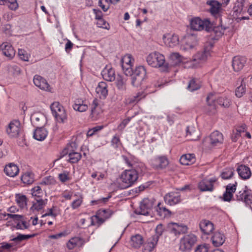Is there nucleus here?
<instances>
[{"label":"nucleus","mask_w":252,"mask_h":252,"mask_svg":"<svg viewBox=\"0 0 252 252\" xmlns=\"http://www.w3.org/2000/svg\"><path fill=\"white\" fill-rule=\"evenodd\" d=\"M102 128V126H95L92 128V129H89L87 133V136L88 137L92 136L95 134V132L101 130Z\"/></svg>","instance_id":"nucleus-60"},{"label":"nucleus","mask_w":252,"mask_h":252,"mask_svg":"<svg viewBox=\"0 0 252 252\" xmlns=\"http://www.w3.org/2000/svg\"><path fill=\"white\" fill-rule=\"evenodd\" d=\"M44 120V116L41 114H34L31 117V120L35 124H38L41 120Z\"/></svg>","instance_id":"nucleus-56"},{"label":"nucleus","mask_w":252,"mask_h":252,"mask_svg":"<svg viewBox=\"0 0 252 252\" xmlns=\"http://www.w3.org/2000/svg\"><path fill=\"white\" fill-rule=\"evenodd\" d=\"M82 240L79 237L72 238L67 243V247L69 250H72L75 247L79 246Z\"/></svg>","instance_id":"nucleus-41"},{"label":"nucleus","mask_w":252,"mask_h":252,"mask_svg":"<svg viewBox=\"0 0 252 252\" xmlns=\"http://www.w3.org/2000/svg\"><path fill=\"white\" fill-rule=\"evenodd\" d=\"M201 231L206 235H209L214 229L213 224L208 220H203L199 223Z\"/></svg>","instance_id":"nucleus-29"},{"label":"nucleus","mask_w":252,"mask_h":252,"mask_svg":"<svg viewBox=\"0 0 252 252\" xmlns=\"http://www.w3.org/2000/svg\"><path fill=\"white\" fill-rule=\"evenodd\" d=\"M4 172L9 177H14L19 173V169L15 164L10 163L5 166Z\"/></svg>","instance_id":"nucleus-25"},{"label":"nucleus","mask_w":252,"mask_h":252,"mask_svg":"<svg viewBox=\"0 0 252 252\" xmlns=\"http://www.w3.org/2000/svg\"><path fill=\"white\" fill-rule=\"evenodd\" d=\"M35 236V234H22L17 233V235L14 237H11L10 240L13 241L12 243H1V248L3 249L9 250L13 246H16L17 247H21V243L24 241L27 240Z\"/></svg>","instance_id":"nucleus-4"},{"label":"nucleus","mask_w":252,"mask_h":252,"mask_svg":"<svg viewBox=\"0 0 252 252\" xmlns=\"http://www.w3.org/2000/svg\"><path fill=\"white\" fill-rule=\"evenodd\" d=\"M164 199L166 203L174 205L181 201V196L179 192H170L164 196Z\"/></svg>","instance_id":"nucleus-19"},{"label":"nucleus","mask_w":252,"mask_h":252,"mask_svg":"<svg viewBox=\"0 0 252 252\" xmlns=\"http://www.w3.org/2000/svg\"><path fill=\"white\" fill-rule=\"evenodd\" d=\"M245 84L243 83V80H241V85L238 87L235 91V94L238 97H242L245 93Z\"/></svg>","instance_id":"nucleus-45"},{"label":"nucleus","mask_w":252,"mask_h":252,"mask_svg":"<svg viewBox=\"0 0 252 252\" xmlns=\"http://www.w3.org/2000/svg\"><path fill=\"white\" fill-rule=\"evenodd\" d=\"M112 2V0H99L98 4L102 9L106 12L109 8Z\"/></svg>","instance_id":"nucleus-47"},{"label":"nucleus","mask_w":252,"mask_h":252,"mask_svg":"<svg viewBox=\"0 0 252 252\" xmlns=\"http://www.w3.org/2000/svg\"><path fill=\"white\" fill-rule=\"evenodd\" d=\"M21 124L18 120L11 121L6 129L8 135L10 137H17L21 131Z\"/></svg>","instance_id":"nucleus-16"},{"label":"nucleus","mask_w":252,"mask_h":252,"mask_svg":"<svg viewBox=\"0 0 252 252\" xmlns=\"http://www.w3.org/2000/svg\"><path fill=\"white\" fill-rule=\"evenodd\" d=\"M96 25L98 27L108 30L110 28L109 24L103 18L97 20Z\"/></svg>","instance_id":"nucleus-55"},{"label":"nucleus","mask_w":252,"mask_h":252,"mask_svg":"<svg viewBox=\"0 0 252 252\" xmlns=\"http://www.w3.org/2000/svg\"><path fill=\"white\" fill-rule=\"evenodd\" d=\"M17 204L21 208H24L27 204V198L24 195L17 194L16 196Z\"/></svg>","instance_id":"nucleus-46"},{"label":"nucleus","mask_w":252,"mask_h":252,"mask_svg":"<svg viewBox=\"0 0 252 252\" xmlns=\"http://www.w3.org/2000/svg\"><path fill=\"white\" fill-rule=\"evenodd\" d=\"M34 85L41 90L50 91L51 88L47 81L44 78L38 75H35L33 79Z\"/></svg>","instance_id":"nucleus-20"},{"label":"nucleus","mask_w":252,"mask_h":252,"mask_svg":"<svg viewBox=\"0 0 252 252\" xmlns=\"http://www.w3.org/2000/svg\"><path fill=\"white\" fill-rule=\"evenodd\" d=\"M234 171V169L232 168H225L221 174V178L225 180L232 178Z\"/></svg>","instance_id":"nucleus-44"},{"label":"nucleus","mask_w":252,"mask_h":252,"mask_svg":"<svg viewBox=\"0 0 252 252\" xmlns=\"http://www.w3.org/2000/svg\"><path fill=\"white\" fill-rule=\"evenodd\" d=\"M18 55H19V58L21 60H22L24 61H28V59H29L28 55L24 50L19 49Z\"/></svg>","instance_id":"nucleus-62"},{"label":"nucleus","mask_w":252,"mask_h":252,"mask_svg":"<svg viewBox=\"0 0 252 252\" xmlns=\"http://www.w3.org/2000/svg\"><path fill=\"white\" fill-rule=\"evenodd\" d=\"M67 154L69 157L68 161L72 163H77L82 157L81 154L78 152L68 153Z\"/></svg>","instance_id":"nucleus-43"},{"label":"nucleus","mask_w":252,"mask_h":252,"mask_svg":"<svg viewBox=\"0 0 252 252\" xmlns=\"http://www.w3.org/2000/svg\"><path fill=\"white\" fill-rule=\"evenodd\" d=\"M48 135V131L44 127H37L34 131L33 138L36 140L42 141L44 140Z\"/></svg>","instance_id":"nucleus-28"},{"label":"nucleus","mask_w":252,"mask_h":252,"mask_svg":"<svg viewBox=\"0 0 252 252\" xmlns=\"http://www.w3.org/2000/svg\"><path fill=\"white\" fill-rule=\"evenodd\" d=\"M186 137L189 140L195 141L198 139L200 132L193 126H188L186 129Z\"/></svg>","instance_id":"nucleus-31"},{"label":"nucleus","mask_w":252,"mask_h":252,"mask_svg":"<svg viewBox=\"0 0 252 252\" xmlns=\"http://www.w3.org/2000/svg\"><path fill=\"white\" fill-rule=\"evenodd\" d=\"M0 50L2 52V54L3 55L9 59L13 58L15 55V51L10 43L8 42L2 43L0 45Z\"/></svg>","instance_id":"nucleus-22"},{"label":"nucleus","mask_w":252,"mask_h":252,"mask_svg":"<svg viewBox=\"0 0 252 252\" xmlns=\"http://www.w3.org/2000/svg\"><path fill=\"white\" fill-rule=\"evenodd\" d=\"M56 183V180L52 176H49L43 178L40 184L41 185H51Z\"/></svg>","instance_id":"nucleus-51"},{"label":"nucleus","mask_w":252,"mask_h":252,"mask_svg":"<svg viewBox=\"0 0 252 252\" xmlns=\"http://www.w3.org/2000/svg\"><path fill=\"white\" fill-rule=\"evenodd\" d=\"M190 28L194 31H200L205 30L207 32H212L213 33H216L218 36H220L223 34L225 28L221 26V31H218L219 30V27L214 29L213 23L207 18L203 20L199 17H194L190 21Z\"/></svg>","instance_id":"nucleus-1"},{"label":"nucleus","mask_w":252,"mask_h":252,"mask_svg":"<svg viewBox=\"0 0 252 252\" xmlns=\"http://www.w3.org/2000/svg\"><path fill=\"white\" fill-rule=\"evenodd\" d=\"M143 244V239L141 235L136 234L131 237V245L135 248H139Z\"/></svg>","instance_id":"nucleus-37"},{"label":"nucleus","mask_w":252,"mask_h":252,"mask_svg":"<svg viewBox=\"0 0 252 252\" xmlns=\"http://www.w3.org/2000/svg\"><path fill=\"white\" fill-rule=\"evenodd\" d=\"M217 181L216 178L204 179L198 184V188L201 191H212L214 190V183Z\"/></svg>","instance_id":"nucleus-17"},{"label":"nucleus","mask_w":252,"mask_h":252,"mask_svg":"<svg viewBox=\"0 0 252 252\" xmlns=\"http://www.w3.org/2000/svg\"><path fill=\"white\" fill-rule=\"evenodd\" d=\"M131 77V84L134 86H138L142 83L145 78L146 71L144 66H138L133 71Z\"/></svg>","instance_id":"nucleus-8"},{"label":"nucleus","mask_w":252,"mask_h":252,"mask_svg":"<svg viewBox=\"0 0 252 252\" xmlns=\"http://www.w3.org/2000/svg\"><path fill=\"white\" fill-rule=\"evenodd\" d=\"M212 241L214 246L219 247L224 242V236L223 234L219 232H215L212 237Z\"/></svg>","instance_id":"nucleus-33"},{"label":"nucleus","mask_w":252,"mask_h":252,"mask_svg":"<svg viewBox=\"0 0 252 252\" xmlns=\"http://www.w3.org/2000/svg\"><path fill=\"white\" fill-rule=\"evenodd\" d=\"M138 175L135 169L125 170L121 175V183L119 185L121 189H126L133 185L137 180Z\"/></svg>","instance_id":"nucleus-2"},{"label":"nucleus","mask_w":252,"mask_h":252,"mask_svg":"<svg viewBox=\"0 0 252 252\" xmlns=\"http://www.w3.org/2000/svg\"><path fill=\"white\" fill-rule=\"evenodd\" d=\"M35 202H33L31 209L34 211H39L44 208L47 204V199H42L41 198L35 199Z\"/></svg>","instance_id":"nucleus-35"},{"label":"nucleus","mask_w":252,"mask_h":252,"mask_svg":"<svg viewBox=\"0 0 252 252\" xmlns=\"http://www.w3.org/2000/svg\"><path fill=\"white\" fill-rule=\"evenodd\" d=\"M238 173L240 177L243 179H249L252 175L250 168L244 165H239L237 169Z\"/></svg>","instance_id":"nucleus-30"},{"label":"nucleus","mask_w":252,"mask_h":252,"mask_svg":"<svg viewBox=\"0 0 252 252\" xmlns=\"http://www.w3.org/2000/svg\"><path fill=\"white\" fill-rule=\"evenodd\" d=\"M146 61L148 64L154 67H159L164 66L165 60L164 56L158 52L150 53L147 57ZM165 66H166L165 65Z\"/></svg>","instance_id":"nucleus-6"},{"label":"nucleus","mask_w":252,"mask_h":252,"mask_svg":"<svg viewBox=\"0 0 252 252\" xmlns=\"http://www.w3.org/2000/svg\"><path fill=\"white\" fill-rule=\"evenodd\" d=\"M206 101L208 105V108L211 114H215L216 110V103L224 107H229L231 104V101L226 97H220L216 101L213 94H210L206 98Z\"/></svg>","instance_id":"nucleus-3"},{"label":"nucleus","mask_w":252,"mask_h":252,"mask_svg":"<svg viewBox=\"0 0 252 252\" xmlns=\"http://www.w3.org/2000/svg\"><path fill=\"white\" fill-rule=\"evenodd\" d=\"M155 201L153 198H144L141 202L140 210L135 211V214L144 216L148 215L155 204Z\"/></svg>","instance_id":"nucleus-10"},{"label":"nucleus","mask_w":252,"mask_h":252,"mask_svg":"<svg viewBox=\"0 0 252 252\" xmlns=\"http://www.w3.org/2000/svg\"><path fill=\"white\" fill-rule=\"evenodd\" d=\"M98 213L99 216L105 218V219L110 218L113 214V212L109 209L100 210L98 211Z\"/></svg>","instance_id":"nucleus-53"},{"label":"nucleus","mask_w":252,"mask_h":252,"mask_svg":"<svg viewBox=\"0 0 252 252\" xmlns=\"http://www.w3.org/2000/svg\"><path fill=\"white\" fill-rule=\"evenodd\" d=\"M223 137L221 133L218 131H215L210 135L204 138L203 144L208 148L220 145L222 143Z\"/></svg>","instance_id":"nucleus-5"},{"label":"nucleus","mask_w":252,"mask_h":252,"mask_svg":"<svg viewBox=\"0 0 252 252\" xmlns=\"http://www.w3.org/2000/svg\"><path fill=\"white\" fill-rule=\"evenodd\" d=\"M151 166L155 169H164L169 164L168 160L165 156H157L150 160Z\"/></svg>","instance_id":"nucleus-13"},{"label":"nucleus","mask_w":252,"mask_h":252,"mask_svg":"<svg viewBox=\"0 0 252 252\" xmlns=\"http://www.w3.org/2000/svg\"><path fill=\"white\" fill-rule=\"evenodd\" d=\"M103 78L107 81L112 82L116 78L115 71L110 65H106L101 71Z\"/></svg>","instance_id":"nucleus-21"},{"label":"nucleus","mask_w":252,"mask_h":252,"mask_svg":"<svg viewBox=\"0 0 252 252\" xmlns=\"http://www.w3.org/2000/svg\"><path fill=\"white\" fill-rule=\"evenodd\" d=\"M246 62V59L245 57L236 56L233 58L232 62V65L235 71H239L244 66Z\"/></svg>","instance_id":"nucleus-26"},{"label":"nucleus","mask_w":252,"mask_h":252,"mask_svg":"<svg viewBox=\"0 0 252 252\" xmlns=\"http://www.w3.org/2000/svg\"><path fill=\"white\" fill-rule=\"evenodd\" d=\"M134 59L130 54H126L124 56L121 60V64H133Z\"/></svg>","instance_id":"nucleus-54"},{"label":"nucleus","mask_w":252,"mask_h":252,"mask_svg":"<svg viewBox=\"0 0 252 252\" xmlns=\"http://www.w3.org/2000/svg\"><path fill=\"white\" fill-rule=\"evenodd\" d=\"M214 45L211 42L207 43L202 51L197 52L193 57V61H198V63L205 62L211 56L212 48Z\"/></svg>","instance_id":"nucleus-11"},{"label":"nucleus","mask_w":252,"mask_h":252,"mask_svg":"<svg viewBox=\"0 0 252 252\" xmlns=\"http://www.w3.org/2000/svg\"><path fill=\"white\" fill-rule=\"evenodd\" d=\"M168 228L171 233L174 234L176 236L187 233L188 229L187 225L175 222L169 223L168 225Z\"/></svg>","instance_id":"nucleus-15"},{"label":"nucleus","mask_w":252,"mask_h":252,"mask_svg":"<svg viewBox=\"0 0 252 252\" xmlns=\"http://www.w3.org/2000/svg\"><path fill=\"white\" fill-rule=\"evenodd\" d=\"M206 4L210 6V12L211 15L216 18H220V21H221L220 18L222 11L221 8L222 3L216 0H209L206 2Z\"/></svg>","instance_id":"nucleus-12"},{"label":"nucleus","mask_w":252,"mask_h":252,"mask_svg":"<svg viewBox=\"0 0 252 252\" xmlns=\"http://www.w3.org/2000/svg\"><path fill=\"white\" fill-rule=\"evenodd\" d=\"M111 143L112 146L115 148H118L122 145L120 137L117 134H115L113 137Z\"/></svg>","instance_id":"nucleus-52"},{"label":"nucleus","mask_w":252,"mask_h":252,"mask_svg":"<svg viewBox=\"0 0 252 252\" xmlns=\"http://www.w3.org/2000/svg\"><path fill=\"white\" fill-rule=\"evenodd\" d=\"M157 236H152L149 238L143 245V252H152L156 247L158 241Z\"/></svg>","instance_id":"nucleus-18"},{"label":"nucleus","mask_w":252,"mask_h":252,"mask_svg":"<svg viewBox=\"0 0 252 252\" xmlns=\"http://www.w3.org/2000/svg\"><path fill=\"white\" fill-rule=\"evenodd\" d=\"M77 148V145L75 142H72L68 144L66 147L63 150V152L64 154H67L68 153L75 152V150Z\"/></svg>","instance_id":"nucleus-48"},{"label":"nucleus","mask_w":252,"mask_h":252,"mask_svg":"<svg viewBox=\"0 0 252 252\" xmlns=\"http://www.w3.org/2000/svg\"><path fill=\"white\" fill-rule=\"evenodd\" d=\"M156 210L157 214L161 219L169 217L171 215V212L165 207H163L160 203H158Z\"/></svg>","instance_id":"nucleus-34"},{"label":"nucleus","mask_w":252,"mask_h":252,"mask_svg":"<svg viewBox=\"0 0 252 252\" xmlns=\"http://www.w3.org/2000/svg\"><path fill=\"white\" fill-rule=\"evenodd\" d=\"M107 84L105 82H100L96 88L95 91L101 99H105L108 95Z\"/></svg>","instance_id":"nucleus-27"},{"label":"nucleus","mask_w":252,"mask_h":252,"mask_svg":"<svg viewBox=\"0 0 252 252\" xmlns=\"http://www.w3.org/2000/svg\"><path fill=\"white\" fill-rule=\"evenodd\" d=\"M233 196V194L232 193L225 190V191L223 194V200L224 201L229 202L231 201Z\"/></svg>","instance_id":"nucleus-64"},{"label":"nucleus","mask_w":252,"mask_h":252,"mask_svg":"<svg viewBox=\"0 0 252 252\" xmlns=\"http://www.w3.org/2000/svg\"><path fill=\"white\" fill-rule=\"evenodd\" d=\"M52 114L60 123H64L67 119V115L63 106L59 102H54L50 106Z\"/></svg>","instance_id":"nucleus-7"},{"label":"nucleus","mask_w":252,"mask_h":252,"mask_svg":"<svg viewBox=\"0 0 252 252\" xmlns=\"http://www.w3.org/2000/svg\"><path fill=\"white\" fill-rule=\"evenodd\" d=\"M162 39L165 45L169 47H174L179 43L178 36L175 34L164 35Z\"/></svg>","instance_id":"nucleus-23"},{"label":"nucleus","mask_w":252,"mask_h":252,"mask_svg":"<svg viewBox=\"0 0 252 252\" xmlns=\"http://www.w3.org/2000/svg\"><path fill=\"white\" fill-rule=\"evenodd\" d=\"M21 179L24 184L31 185L34 181V174L31 172H26L22 175Z\"/></svg>","instance_id":"nucleus-38"},{"label":"nucleus","mask_w":252,"mask_h":252,"mask_svg":"<svg viewBox=\"0 0 252 252\" xmlns=\"http://www.w3.org/2000/svg\"><path fill=\"white\" fill-rule=\"evenodd\" d=\"M4 217L7 216L6 220L8 218L12 219L14 220H20L23 218V216L20 215H13L11 214H3Z\"/></svg>","instance_id":"nucleus-59"},{"label":"nucleus","mask_w":252,"mask_h":252,"mask_svg":"<svg viewBox=\"0 0 252 252\" xmlns=\"http://www.w3.org/2000/svg\"><path fill=\"white\" fill-rule=\"evenodd\" d=\"M132 64H122V67L126 76H131L133 73Z\"/></svg>","instance_id":"nucleus-49"},{"label":"nucleus","mask_w":252,"mask_h":252,"mask_svg":"<svg viewBox=\"0 0 252 252\" xmlns=\"http://www.w3.org/2000/svg\"><path fill=\"white\" fill-rule=\"evenodd\" d=\"M196 241V237L193 234L185 235L180 240V250L183 252L189 251Z\"/></svg>","instance_id":"nucleus-9"},{"label":"nucleus","mask_w":252,"mask_h":252,"mask_svg":"<svg viewBox=\"0 0 252 252\" xmlns=\"http://www.w3.org/2000/svg\"><path fill=\"white\" fill-rule=\"evenodd\" d=\"M200 86V81L197 79L193 78L189 82L187 89L189 91L193 92L199 89Z\"/></svg>","instance_id":"nucleus-40"},{"label":"nucleus","mask_w":252,"mask_h":252,"mask_svg":"<svg viewBox=\"0 0 252 252\" xmlns=\"http://www.w3.org/2000/svg\"><path fill=\"white\" fill-rule=\"evenodd\" d=\"M72 107L75 111L80 112H85L88 109L87 104L81 99H76Z\"/></svg>","instance_id":"nucleus-32"},{"label":"nucleus","mask_w":252,"mask_h":252,"mask_svg":"<svg viewBox=\"0 0 252 252\" xmlns=\"http://www.w3.org/2000/svg\"><path fill=\"white\" fill-rule=\"evenodd\" d=\"M246 5V0H237L233 8V16L234 17H238L243 13L245 11L244 7Z\"/></svg>","instance_id":"nucleus-24"},{"label":"nucleus","mask_w":252,"mask_h":252,"mask_svg":"<svg viewBox=\"0 0 252 252\" xmlns=\"http://www.w3.org/2000/svg\"><path fill=\"white\" fill-rule=\"evenodd\" d=\"M32 194L33 196L36 197V199H38L41 198L43 192L41 188L39 186H36L32 189Z\"/></svg>","instance_id":"nucleus-50"},{"label":"nucleus","mask_w":252,"mask_h":252,"mask_svg":"<svg viewBox=\"0 0 252 252\" xmlns=\"http://www.w3.org/2000/svg\"><path fill=\"white\" fill-rule=\"evenodd\" d=\"M180 163L183 165H189L195 161L194 154H186L183 155L180 159Z\"/></svg>","instance_id":"nucleus-36"},{"label":"nucleus","mask_w":252,"mask_h":252,"mask_svg":"<svg viewBox=\"0 0 252 252\" xmlns=\"http://www.w3.org/2000/svg\"><path fill=\"white\" fill-rule=\"evenodd\" d=\"M143 97V94L141 92H139L136 94L128 97L126 101L127 103L134 104L138 102Z\"/></svg>","instance_id":"nucleus-42"},{"label":"nucleus","mask_w":252,"mask_h":252,"mask_svg":"<svg viewBox=\"0 0 252 252\" xmlns=\"http://www.w3.org/2000/svg\"><path fill=\"white\" fill-rule=\"evenodd\" d=\"M126 78L122 75H118L116 78V85L117 88L120 91L126 90Z\"/></svg>","instance_id":"nucleus-39"},{"label":"nucleus","mask_w":252,"mask_h":252,"mask_svg":"<svg viewBox=\"0 0 252 252\" xmlns=\"http://www.w3.org/2000/svg\"><path fill=\"white\" fill-rule=\"evenodd\" d=\"M197 44V36L193 34L189 35L185 37L182 40L181 49L185 51L188 50L193 48Z\"/></svg>","instance_id":"nucleus-14"},{"label":"nucleus","mask_w":252,"mask_h":252,"mask_svg":"<svg viewBox=\"0 0 252 252\" xmlns=\"http://www.w3.org/2000/svg\"><path fill=\"white\" fill-rule=\"evenodd\" d=\"M98 106V100L97 99H94L91 104V115L94 116L97 114L96 109Z\"/></svg>","instance_id":"nucleus-57"},{"label":"nucleus","mask_w":252,"mask_h":252,"mask_svg":"<svg viewBox=\"0 0 252 252\" xmlns=\"http://www.w3.org/2000/svg\"><path fill=\"white\" fill-rule=\"evenodd\" d=\"M156 234L153 236H157L159 238L160 236L162 235V233L164 231L163 226L162 224L160 223L158 224L156 228Z\"/></svg>","instance_id":"nucleus-58"},{"label":"nucleus","mask_w":252,"mask_h":252,"mask_svg":"<svg viewBox=\"0 0 252 252\" xmlns=\"http://www.w3.org/2000/svg\"><path fill=\"white\" fill-rule=\"evenodd\" d=\"M208 246L207 244L199 245L195 250V252H208Z\"/></svg>","instance_id":"nucleus-63"},{"label":"nucleus","mask_w":252,"mask_h":252,"mask_svg":"<svg viewBox=\"0 0 252 252\" xmlns=\"http://www.w3.org/2000/svg\"><path fill=\"white\" fill-rule=\"evenodd\" d=\"M7 4H8V7L12 10H15L18 7V4L16 0H11V1L8 0Z\"/></svg>","instance_id":"nucleus-61"}]
</instances>
